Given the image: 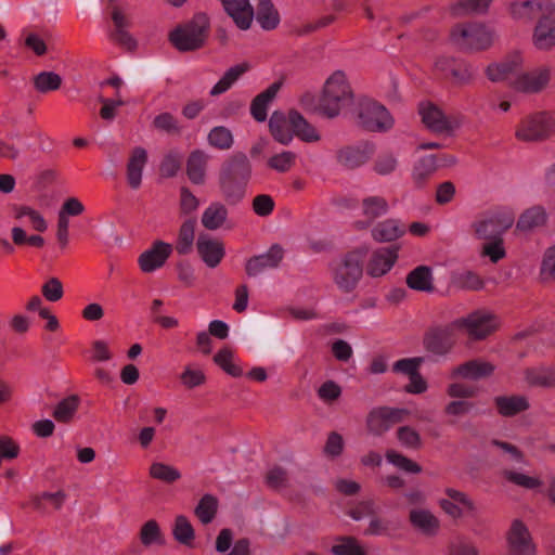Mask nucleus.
<instances>
[{"instance_id": "32", "label": "nucleus", "mask_w": 555, "mask_h": 555, "mask_svg": "<svg viewBox=\"0 0 555 555\" xmlns=\"http://www.w3.org/2000/svg\"><path fill=\"white\" fill-rule=\"evenodd\" d=\"M229 217L225 204L221 202L211 203L202 215V224L209 231H215L224 225Z\"/></svg>"}, {"instance_id": "9", "label": "nucleus", "mask_w": 555, "mask_h": 555, "mask_svg": "<svg viewBox=\"0 0 555 555\" xmlns=\"http://www.w3.org/2000/svg\"><path fill=\"white\" fill-rule=\"evenodd\" d=\"M514 216L508 211L493 212L473 223L475 235L479 240H503V234L513 225Z\"/></svg>"}, {"instance_id": "19", "label": "nucleus", "mask_w": 555, "mask_h": 555, "mask_svg": "<svg viewBox=\"0 0 555 555\" xmlns=\"http://www.w3.org/2000/svg\"><path fill=\"white\" fill-rule=\"evenodd\" d=\"M196 249L201 259L209 268H216L225 254L223 243L219 240L211 238L205 233L198 235Z\"/></svg>"}, {"instance_id": "4", "label": "nucleus", "mask_w": 555, "mask_h": 555, "mask_svg": "<svg viewBox=\"0 0 555 555\" xmlns=\"http://www.w3.org/2000/svg\"><path fill=\"white\" fill-rule=\"evenodd\" d=\"M352 98L353 92L345 73L337 70L325 81L317 109L327 118H334L339 115L341 106L351 102Z\"/></svg>"}, {"instance_id": "47", "label": "nucleus", "mask_w": 555, "mask_h": 555, "mask_svg": "<svg viewBox=\"0 0 555 555\" xmlns=\"http://www.w3.org/2000/svg\"><path fill=\"white\" fill-rule=\"evenodd\" d=\"M149 474L153 479L165 483H173L181 478V473L176 467L162 462L152 463Z\"/></svg>"}, {"instance_id": "62", "label": "nucleus", "mask_w": 555, "mask_h": 555, "mask_svg": "<svg viewBox=\"0 0 555 555\" xmlns=\"http://www.w3.org/2000/svg\"><path fill=\"white\" fill-rule=\"evenodd\" d=\"M481 256L489 257V259L496 263L506 256L503 245V240L488 241L481 249Z\"/></svg>"}, {"instance_id": "8", "label": "nucleus", "mask_w": 555, "mask_h": 555, "mask_svg": "<svg viewBox=\"0 0 555 555\" xmlns=\"http://www.w3.org/2000/svg\"><path fill=\"white\" fill-rule=\"evenodd\" d=\"M454 321L444 325H433L424 333L423 348L434 356L444 357L452 351L456 344Z\"/></svg>"}, {"instance_id": "58", "label": "nucleus", "mask_w": 555, "mask_h": 555, "mask_svg": "<svg viewBox=\"0 0 555 555\" xmlns=\"http://www.w3.org/2000/svg\"><path fill=\"white\" fill-rule=\"evenodd\" d=\"M182 157L177 152H169L159 165V173L164 178L175 177L181 168Z\"/></svg>"}, {"instance_id": "26", "label": "nucleus", "mask_w": 555, "mask_h": 555, "mask_svg": "<svg viewBox=\"0 0 555 555\" xmlns=\"http://www.w3.org/2000/svg\"><path fill=\"white\" fill-rule=\"evenodd\" d=\"M493 403L498 413L503 417H514L530 408L529 400L524 395L496 396Z\"/></svg>"}, {"instance_id": "43", "label": "nucleus", "mask_w": 555, "mask_h": 555, "mask_svg": "<svg viewBox=\"0 0 555 555\" xmlns=\"http://www.w3.org/2000/svg\"><path fill=\"white\" fill-rule=\"evenodd\" d=\"M219 501L212 494H204L194 509V514L203 525L210 524L218 512Z\"/></svg>"}, {"instance_id": "49", "label": "nucleus", "mask_w": 555, "mask_h": 555, "mask_svg": "<svg viewBox=\"0 0 555 555\" xmlns=\"http://www.w3.org/2000/svg\"><path fill=\"white\" fill-rule=\"evenodd\" d=\"M207 139L208 143L218 150H230L234 143L231 130L223 126L212 128Z\"/></svg>"}, {"instance_id": "29", "label": "nucleus", "mask_w": 555, "mask_h": 555, "mask_svg": "<svg viewBox=\"0 0 555 555\" xmlns=\"http://www.w3.org/2000/svg\"><path fill=\"white\" fill-rule=\"evenodd\" d=\"M209 156L202 150L191 152L186 160V175L192 183L204 184Z\"/></svg>"}, {"instance_id": "50", "label": "nucleus", "mask_w": 555, "mask_h": 555, "mask_svg": "<svg viewBox=\"0 0 555 555\" xmlns=\"http://www.w3.org/2000/svg\"><path fill=\"white\" fill-rule=\"evenodd\" d=\"M12 211L14 214V218L16 220L22 219L23 217H28L33 223V227L38 232H44L47 230V222L41 216V214L30 206L27 205H13Z\"/></svg>"}, {"instance_id": "6", "label": "nucleus", "mask_w": 555, "mask_h": 555, "mask_svg": "<svg viewBox=\"0 0 555 555\" xmlns=\"http://www.w3.org/2000/svg\"><path fill=\"white\" fill-rule=\"evenodd\" d=\"M450 38L452 43L463 52L482 51L493 42L492 31L477 23L456 24L451 29Z\"/></svg>"}, {"instance_id": "46", "label": "nucleus", "mask_w": 555, "mask_h": 555, "mask_svg": "<svg viewBox=\"0 0 555 555\" xmlns=\"http://www.w3.org/2000/svg\"><path fill=\"white\" fill-rule=\"evenodd\" d=\"M475 75L476 69L470 63L457 59L456 63L453 66L450 78L453 85L462 87L469 85L474 80Z\"/></svg>"}, {"instance_id": "14", "label": "nucleus", "mask_w": 555, "mask_h": 555, "mask_svg": "<svg viewBox=\"0 0 555 555\" xmlns=\"http://www.w3.org/2000/svg\"><path fill=\"white\" fill-rule=\"evenodd\" d=\"M172 249V245L169 243L160 240L154 241L152 246L138 258L141 271L151 273L162 268L170 257Z\"/></svg>"}, {"instance_id": "45", "label": "nucleus", "mask_w": 555, "mask_h": 555, "mask_svg": "<svg viewBox=\"0 0 555 555\" xmlns=\"http://www.w3.org/2000/svg\"><path fill=\"white\" fill-rule=\"evenodd\" d=\"M172 535L180 544L192 546L195 532L192 524L185 516L179 515L176 517L172 528Z\"/></svg>"}, {"instance_id": "52", "label": "nucleus", "mask_w": 555, "mask_h": 555, "mask_svg": "<svg viewBox=\"0 0 555 555\" xmlns=\"http://www.w3.org/2000/svg\"><path fill=\"white\" fill-rule=\"evenodd\" d=\"M153 127L156 130L166 132L169 135H180L182 127L171 113H162L153 119Z\"/></svg>"}, {"instance_id": "11", "label": "nucleus", "mask_w": 555, "mask_h": 555, "mask_svg": "<svg viewBox=\"0 0 555 555\" xmlns=\"http://www.w3.org/2000/svg\"><path fill=\"white\" fill-rule=\"evenodd\" d=\"M494 315L482 311L476 310L467 317L454 320L457 330H465L468 336L475 340L485 339L495 328Z\"/></svg>"}, {"instance_id": "48", "label": "nucleus", "mask_w": 555, "mask_h": 555, "mask_svg": "<svg viewBox=\"0 0 555 555\" xmlns=\"http://www.w3.org/2000/svg\"><path fill=\"white\" fill-rule=\"evenodd\" d=\"M33 82L38 92L47 93L61 88L62 77L54 72H41L33 78Z\"/></svg>"}, {"instance_id": "21", "label": "nucleus", "mask_w": 555, "mask_h": 555, "mask_svg": "<svg viewBox=\"0 0 555 555\" xmlns=\"http://www.w3.org/2000/svg\"><path fill=\"white\" fill-rule=\"evenodd\" d=\"M112 20L114 29L109 35L111 39L126 50L133 51L138 43L132 35L128 31V28L131 24L129 18L124 14L122 11H120L118 8H115L112 12Z\"/></svg>"}, {"instance_id": "61", "label": "nucleus", "mask_w": 555, "mask_h": 555, "mask_svg": "<svg viewBox=\"0 0 555 555\" xmlns=\"http://www.w3.org/2000/svg\"><path fill=\"white\" fill-rule=\"evenodd\" d=\"M296 155L293 152H283L269 158L268 166L279 172L288 171L295 163Z\"/></svg>"}, {"instance_id": "10", "label": "nucleus", "mask_w": 555, "mask_h": 555, "mask_svg": "<svg viewBox=\"0 0 555 555\" xmlns=\"http://www.w3.org/2000/svg\"><path fill=\"white\" fill-rule=\"evenodd\" d=\"M410 415L406 409L379 406L371 410L366 416V428L374 436H382L393 425L403 422Z\"/></svg>"}, {"instance_id": "54", "label": "nucleus", "mask_w": 555, "mask_h": 555, "mask_svg": "<svg viewBox=\"0 0 555 555\" xmlns=\"http://www.w3.org/2000/svg\"><path fill=\"white\" fill-rule=\"evenodd\" d=\"M233 352L230 348H222L214 356L215 363L227 374L233 377H240L243 374L242 369L232 362Z\"/></svg>"}, {"instance_id": "41", "label": "nucleus", "mask_w": 555, "mask_h": 555, "mask_svg": "<svg viewBox=\"0 0 555 555\" xmlns=\"http://www.w3.org/2000/svg\"><path fill=\"white\" fill-rule=\"evenodd\" d=\"M256 20L264 30H272L280 23V14L271 0H259Z\"/></svg>"}, {"instance_id": "23", "label": "nucleus", "mask_w": 555, "mask_h": 555, "mask_svg": "<svg viewBox=\"0 0 555 555\" xmlns=\"http://www.w3.org/2000/svg\"><path fill=\"white\" fill-rule=\"evenodd\" d=\"M420 114L424 125L435 133H451L453 126L442 111L434 104H421Z\"/></svg>"}, {"instance_id": "1", "label": "nucleus", "mask_w": 555, "mask_h": 555, "mask_svg": "<svg viewBox=\"0 0 555 555\" xmlns=\"http://www.w3.org/2000/svg\"><path fill=\"white\" fill-rule=\"evenodd\" d=\"M251 175V162L245 153L235 152L224 159L217 183L225 204L234 206L244 199Z\"/></svg>"}, {"instance_id": "57", "label": "nucleus", "mask_w": 555, "mask_h": 555, "mask_svg": "<svg viewBox=\"0 0 555 555\" xmlns=\"http://www.w3.org/2000/svg\"><path fill=\"white\" fill-rule=\"evenodd\" d=\"M386 459L389 463L404 472L412 474H420L422 472V467L416 462L396 452L395 450H388L386 452Z\"/></svg>"}, {"instance_id": "27", "label": "nucleus", "mask_w": 555, "mask_h": 555, "mask_svg": "<svg viewBox=\"0 0 555 555\" xmlns=\"http://www.w3.org/2000/svg\"><path fill=\"white\" fill-rule=\"evenodd\" d=\"M533 42L540 50H548L555 46V20L547 15L540 17L534 28Z\"/></svg>"}, {"instance_id": "12", "label": "nucleus", "mask_w": 555, "mask_h": 555, "mask_svg": "<svg viewBox=\"0 0 555 555\" xmlns=\"http://www.w3.org/2000/svg\"><path fill=\"white\" fill-rule=\"evenodd\" d=\"M537 547L525 524L514 520L507 533V552L505 555H535Z\"/></svg>"}, {"instance_id": "24", "label": "nucleus", "mask_w": 555, "mask_h": 555, "mask_svg": "<svg viewBox=\"0 0 555 555\" xmlns=\"http://www.w3.org/2000/svg\"><path fill=\"white\" fill-rule=\"evenodd\" d=\"M225 12L231 16L235 25L246 30L254 18V9L248 0H220Z\"/></svg>"}, {"instance_id": "51", "label": "nucleus", "mask_w": 555, "mask_h": 555, "mask_svg": "<svg viewBox=\"0 0 555 555\" xmlns=\"http://www.w3.org/2000/svg\"><path fill=\"white\" fill-rule=\"evenodd\" d=\"M140 541L144 546L152 544L163 545L165 540L163 538L160 527L155 519L147 520L140 529Z\"/></svg>"}, {"instance_id": "60", "label": "nucleus", "mask_w": 555, "mask_h": 555, "mask_svg": "<svg viewBox=\"0 0 555 555\" xmlns=\"http://www.w3.org/2000/svg\"><path fill=\"white\" fill-rule=\"evenodd\" d=\"M398 440L405 447L412 449H420L422 439L420 434L410 426H401L397 430Z\"/></svg>"}, {"instance_id": "28", "label": "nucleus", "mask_w": 555, "mask_h": 555, "mask_svg": "<svg viewBox=\"0 0 555 555\" xmlns=\"http://www.w3.org/2000/svg\"><path fill=\"white\" fill-rule=\"evenodd\" d=\"M405 233V227L397 219L378 222L371 231L372 237L378 243H390Z\"/></svg>"}, {"instance_id": "36", "label": "nucleus", "mask_w": 555, "mask_h": 555, "mask_svg": "<svg viewBox=\"0 0 555 555\" xmlns=\"http://www.w3.org/2000/svg\"><path fill=\"white\" fill-rule=\"evenodd\" d=\"M280 87V82H274L251 101L250 113L257 121L266 120L268 104L275 98Z\"/></svg>"}, {"instance_id": "59", "label": "nucleus", "mask_w": 555, "mask_h": 555, "mask_svg": "<svg viewBox=\"0 0 555 555\" xmlns=\"http://www.w3.org/2000/svg\"><path fill=\"white\" fill-rule=\"evenodd\" d=\"M423 362V357L400 359L393 363L392 371L395 373L405 374L410 378L420 371V366Z\"/></svg>"}, {"instance_id": "34", "label": "nucleus", "mask_w": 555, "mask_h": 555, "mask_svg": "<svg viewBox=\"0 0 555 555\" xmlns=\"http://www.w3.org/2000/svg\"><path fill=\"white\" fill-rule=\"evenodd\" d=\"M289 124L295 135L306 142H317L320 140L315 128L311 126L304 116L295 111H289Z\"/></svg>"}, {"instance_id": "39", "label": "nucleus", "mask_w": 555, "mask_h": 555, "mask_svg": "<svg viewBox=\"0 0 555 555\" xmlns=\"http://www.w3.org/2000/svg\"><path fill=\"white\" fill-rule=\"evenodd\" d=\"M546 212L541 206H533L522 212L517 221L516 228L522 232H530L546 223Z\"/></svg>"}, {"instance_id": "64", "label": "nucleus", "mask_w": 555, "mask_h": 555, "mask_svg": "<svg viewBox=\"0 0 555 555\" xmlns=\"http://www.w3.org/2000/svg\"><path fill=\"white\" fill-rule=\"evenodd\" d=\"M267 485L272 489L285 488L288 486L287 470L281 466H274L266 476Z\"/></svg>"}, {"instance_id": "38", "label": "nucleus", "mask_w": 555, "mask_h": 555, "mask_svg": "<svg viewBox=\"0 0 555 555\" xmlns=\"http://www.w3.org/2000/svg\"><path fill=\"white\" fill-rule=\"evenodd\" d=\"M80 398L78 395H70L62 399L54 408L52 412L53 418L61 424H69L79 408Z\"/></svg>"}, {"instance_id": "31", "label": "nucleus", "mask_w": 555, "mask_h": 555, "mask_svg": "<svg viewBox=\"0 0 555 555\" xmlns=\"http://www.w3.org/2000/svg\"><path fill=\"white\" fill-rule=\"evenodd\" d=\"M520 66L521 57L519 55H514L511 60L489 65L486 74L491 81L498 82L511 79L512 76L516 77Z\"/></svg>"}, {"instance_id": "56", "label": "nucleus", "mask_w": 555, "mask_h": 555, "mask_svg": "<svg viewBox=\"0 0 555 555\" xmlns=\"http://www.w3.org/2000/svg\"><path fill=\"white\" fill-rule=\"evenodd\" d=\"M491 0H461L453 7L455 15L481 14L487 12Z\"/></svg>"}, {"instance_id": "15", "label": "nucleus", "mask_w": 555, "mask_h": 555, "mask_svg": "<svg viewBox=\"0 0 555 555\" xmlns=\"http://www.w3.org/2000/svg\"><path fill=\"white\" fill-rule=\"evenodd\" d=\"M284 257V249L279 244L272 245L261 255L250 257L245 263V272L249 278H255L267 269H275Z\"/></svg>"}, {"instance_id": "3", "label": "nucleus", "mask_w": 555, "mask_h": 555, "mask_svg": "<svg viewBox=\"0 0 555 555\" xmlns=\"http://www.w3.org/2000/svg\"><path fill=\"white\" fill-rule=\"evenodd\" d=\"M350 114L358 127L370 132H386L393 126L388 109L370 98H360L352 105Z\"/></svg>"}, {"instance_id": "16", "label": "nucleus", "mask_w": 555, "mask_h": 555, "mask_svg": "<svg viewBox=\"0 0 555 555\" xmlns=\"http://www.w3.org/2000/svg\"><path fill=\"white\" fill-rule=\"evenodd\" d=\"M399 248V245H391L374 250L366 266L367 274L379 278L390 271L398 259Z\"/></svg>"}, {"instance_id": "55", "label": "nucleus", "mask_w": 555, "mask_h": 555, "mask_svg": "<svg viewBox=\"0 0 555 555\" xmlns=\"http://www.w3.org/2000/svg\"><path fill=\"white\" fill-rule=\"evenodd\" d=\"M339 544L333 545L331 552L334 555H366V552L353 537H340Z\"/></svg>"}, {"instance_id": "35", "label": "nucleus", "mask_w": 555, "mask_h": 555, "mask_svg": "<svg viewBox=\"0 0 555 555\" xmlns=\"http://www.w3.org/2000/svg\"><path fill=\"white\" fill-rule=\"evenodd\" d=\"M509 12L514 18L532 21L541 12H545V1H514L509 4Z\"/></svg>"}, {"instance_id": "13", "label": "nucleus", "mask_w": 555, "mask_h": 555, "mask_svg": "<svg viewBox=\"0 0 555 555\" xmlns=\"http://www.w3.org/2000/svg\"><path fill=\"white\" fill-rule=\"evenodd\" d=\"M550 69L540 67L530 72L517 74L511 81V86L516 91L522 93H538L546 88L550 82Z\"/></svg>"}, {"instance_id": "42", "label": "nucleus", "mask_w": 555, "mask_h": 555, "mask_svg": "<svg viewBox=\"0 0 555 555\" xmlns=\"http://www.w3.org/2000/svg\"><path fill=\"white\" fill-rule=\"evenodd\" d=\"M411 524L426 534H435L439 529V520L427 509H412Z\"/></svg>"}, {"instance_id": "2", "label": "nucleus", "mask_w": 555, "mask_h": 555, "mask_svg": "<svg viewBox=\"0 0 555 555\" xmlns=\"http://www.w3.org/2000/svg\"><path fill=\"white\" fill-rule=\"evenodd\" d=\"M209 33V16L204 12H198L191 20L177 25L168 34V41L179 52L197 51L206 44Z\"/></svg>"}, {"instance_id": "37", "label": "nucleus", "mask_w": 555, "mask_h": 555, "mask_svg": "<svg viewBox=\"0 0 555 555\" xmlns=\"http://www.w3.org/2000/svg\"><path fill=\"white\" fill-rule=\"evenodd\" d=\"M270 132L273 138L282 144H288L293 139V130L289 124V117L286 118L283 113L274 112L269 120Z\"/></svg>"}, {"instance_id": "44", "label": "nucleus", "mask_w": 555, "mask_h": 555, "mask_svg": "<svg viewBox=\"0 0 555 555\" xmlns=\"http://www.w3.org/2000/svg\"><path fill=\"white\" fill-rule=\"evenodd\" d=\"M438 168L435 155L422 157L414 167L413 179L416 185L422 186L436 172Z\"/></svg>"}, {"instance_id": "63", "label": "nucleus", "mask_w": 555, "mask_h": 555, "mask_svg": "<svg viewBox=\"0 0 555 555\" xmlns=\"http://www.w3.org/2000/svg\"><path fill=\"white\" fill-rule=\"evenodd\" d=\"M43 297L52 302L59 301L64 294L62 282L57 278H50L41 287Z\"/></svg>"}, {"instance_id": "22", "label": "nucleus", "mask_w": 555, "mask_h": 555, "mask_svg": "<svg viewBox=\"0 0 555 555\" xmlns=\"http://www.w3.org/2000/svg\"><path fill=\"white\" fill-rule=\"evenodd\" d=\"M524 380L531 388L555 389V365H538L524 370Z\"/></svg>"}, {"instance_id": "33", "label": "nucleus", "mask_w": 555, "mask_h": 555, "mask_svg": "<svg viewBox=\"0 0 555 555\" xmlns=\"http://www.w3.org/2000/svg\"><path fill=\"white\" fill-rule=\"evenodd\" d=\"M250 69L247 62H243L230 67L219 81L211 88L210 95L217 96L227 92L245 73Z\"/></svg>"}, {"instance_id": "25", "label": "nucleus", "mask_w": 555, "mask_h": 555, "mask_svg": "<svg viewBox=\"0 0 555 555\" xmlns=\"http://www.w3.org/2000/svg\"><path fill=\"white\" fill-rule=\"evenodd\" d=\"M147 163V152L144 147L137 146L131 150L126 171L127 181L131 189L137 190L142 183L143 168Z\"/></svg>"}, {"instance_id": "53", "label": "nucleus", "mask_w": 555, "mask_h": 555, "mask_svg": "<svg viewBox=\"0 0 555 555\" xmlns=\"http://www.w3.org/2000/svg\"><path fill=\"white\" fill-rule=\"evenodd\" d=\"M502 476L507 481L528 490L538 489L543 485L542 480L538 477L528 476L511 469H504Z\"/></svg>"}, {"instance_id": "5", "label": "nucleus", "mask_w": 555, "mask_h": 555, "mask_svg": "<svg viewBox=\"0 0 555 555\" xmlns=\"http://www.w3.org/2000/svg\"><path fill=\"white\" fill-rule=\"evenodd\" d=\"M369 253L365 246L347 253L333 266L334 282L341 291L349 293L353 291L363 273V260Z\"/></svg>"}, {"instance_id": "40", "label": "nucleus", "mask_w": 555, "mask_h": 555, "mask_svg": "<svg viewBox=\"0 0 555 555\" xmlns=\"http://www.w3.org/2000/svg\"><path fill=\"white\" fill-rule=\"evenodd\" d=\"M195 218H189L181 224L175 246L179 255H188L192 251L195 238Z\"/></svg>"}, {"instance_id": "30", "label": "nucleus", "mask_w": 555, "mask_h": 555, "mask_svg": "<svg viewBox=\"0 0 555 555\" xmlns=\"http://www.w3.org/2000/svg\"><path fill=\"white\" fill-rule=\"evenodd\" d=\"M405 283L413 291L423 293H433L435 291L433 271L427 266H418L409 272Z\"/></svg>"}, {"instance_id": "7", "label": "nucleus", "mask_w": 555, "mask_h": 555, "mask_svg": "<svg viewBox=\"0 0 555 555\" xmlns=\"http://www.w3.org/2000/svg\"><path fill=\"white\" fill-rule=\"evenodd\" d=\"M555 132V115L540 112L522 119L515 132L518 140L538 142L548 139Z\"/></svg>"}, {"instance_id": "20", "label": "nucleus", "mask_w": 555, "mask_h": 555, "mask_svg": "<svg viewBox=\"0 0 555 555\" xmlns=\"http://www.w3.org/2000/svg\"><path fill=\"white\" fill-rule=\"evenodd\" d=\"M494 371L495 366L491 362L481 359H473L454 367L451 377L478 380L490 377Z\"/></svg>"}, {"instance_id": "18", "label": "nucleus", "mask_w": 555, "mask_h": 555, "mask_svg": "<svg viewBox=\"0 0 555 555\" xmlns=\"http://www.w3.org/2000/svg\"><path fill=\"white\" fill-rule=\"evenodd\" d=\"M389 210L388 202L385 197L379 195H370L361 202V214L363 220L354 223L358 230L367 229L376 219L386 215Z\"/></svg>"}, {"instance_id": "17", "label": "nucleus", "mask_w": 555, "mask_h": 555, "mask_svg": "<svg viewBox=\"0 0 555 555\" xmlns=\"http://www.w3.org/2000/svg\"><path fill=\"white\" fill-rule=\"evenodd\" d=\"M374 153V145L367 142L361 145H347L336 152L337 162L348 168L354 169L365 164Z\"/></svg>"}]
</instances>
